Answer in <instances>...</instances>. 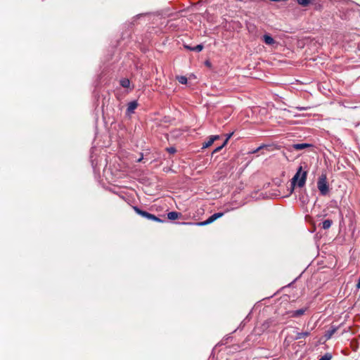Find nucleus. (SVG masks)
Instances as JSON below:
<instances>
[{
    "mask_svg": "<svg viewBox=\"0 0 360 360\" xmlns=\"http://www.w3.org/2000/svg\"><path fill=\"white\" fill-rule=\"evenodd\" d=\"M226 145L224 143H223L221 146L215 148L214 150L213 151V153H217V152L220 151Z\"/></svg>",
    "mask_w": 360,
    "mask_h": 360,
    "instance_id": "nucleus-19",
    "label": "nucleus"
},
{
    "mask_svg": "<svg viewBox=\"0 0 360 360\" xmlns=\"http://www.w3.org/2000/svg\"><path fill=\"white\" fill-rule=\"evenodd\" d=\"M219 139V136L215 135V136H211L209 137L208 140L202 143V148H206L212 145V143L214 142V141Z\"/></svg>",
    "mask_w": 360,
    "mask_h": 360,
    "instance_id": "nucleus-5",
    "label": "nucleus"
},
{
    "mask_svg": "<svg viewBox=\"0 0 360 360\" xmlns=\"http://www.w3.org/2000/svg\"><path fill=\"white\" fill-rule=\"evenodd\" d=\"M335 330H336L335 329H333L331 330H328L325 335L326 339H330L331 338V336L335 333Z\"/></svg>",
    "mask_w": 360,
    "mask_h": 360,
    "instance_id": "nucleus-15",
    "label": "nucleus"
},
{
    "mask_svg": "<svg viewBox=\"0 0 360 360\" xmlns=\"http://www.w3.org/2000/svg\"><path fill=\"white\" fill-rule=\"evenodd\" d=\"M222 215H223V213H220V212L215 213V214H212V216H210L206 221L198 223V225H199V226L207 225L209 224L212 223L214 221H215L218 218L221 217Z\"/></svg>",
    "mask_w": 360,
    "mask_h": 360,
    "instance_id": "nucleus-4",
    "label": "nucleus"
},
{
    "mask_svg": "<svg viewBox=\"0 0 360 360\" xmlns=\"http://www.w3.org/2000/svg\"><path fill=\"white\" fill-rule=\"evenodd\" d=\"M181 215L179 212H170L167 214V217L169 219L174 220L179 218Z\"/></svg>",
    "mask_w": 360,
    "mask_h": 360,
    "instance_id": "nucleus-10",
    "label": "nucleus"
},
{
    "mask_svg": "<svg viewBox=\"0 0 360 360\" xmlns=\"http://www.w3.org/2000/svg\"><path fill=\"white\" fill-rule=\"evenodd\" d=\"M232 135H233V133H231V134H227V137H226V140H225V141H224V143L225 145H226V144H227V143H228V141H229V139L231 137V136H232Z\"/></svg>",
    "mask_w": 360,
    "mask_h": 360,
    "instance_id": "nucleus-20",
    "label": "nucleus"
},
{
    "mask_svg": "<svg viewBox=\"0 0 360 360\" xmlns=\"http://www.w3.org/2000/svg\"><path fill=\"white\" fill-rule=\"evenodd\" d=\"M297 108L298 110H307V108H305V107H301V108L297 107Z\"/></svg>",
    "mask_w": 360,
    "mask_h": 360,
    "instance_id": "nucleus-23",
    "label": "nucleus"
},
{
    "mask_svg": "<svg viewBox=\"0 0 360 360\" xmlns=\"http://www.w3.org/2000/svg\"><path fill=\"white\" fill-rule=\"evenodd\" d=\"M332 221L330 219L325 220L322 224V227L323 229H329L332 225Z\"/></svg>",
    "mask_w": 360,
    "mask_h": 360,
    "instance_id": "nucleus-11",
    "label": "nucleus"
},
{
    "mask_svg": "<svg viewBox=\"0 0 360 360\" xmlns=\"http://www.w3.org/2000/svg\"><path fill=\"white\" fill-rule=\"evenodd\" d=\"M317 187L322 195H326L329 191L328 184L327 183V178L325 174H322L318 180Z\"/></svg>",
    "mask_w": 360,
    "mask_h": 360,
    "instance_id": "nucleus-2",
    "label": "nucleus"
},
{
    "mask_svg": "<svg viewBox=\"0 0 360 360\" xmlns=\"http://www.w3.org/2000/svg\"><path fill=\"white\" fill-rule=\"evenodd\" d=\"M134 210L138 214H139L143 217H146L148 219L155 221H161V220L159 218H158L156 216H155L154 214H150L146 211H143V210H140L139 208H138L137 207H134Z\"/></svg>",
    "mask_w": 360,
    "mask_h": 360,
    "instance_id": "nucleus-3",
    "label": "nucleus"
},
{
    "mask_svg": "<svg viewBox=\"0 0 360 360\" xmlns=\"http://www.w3.org/2000/svg\"><path fill=\"white\" fill-rule=\"evenodd\" d=\"M176 79L182 84H186L187 83V78L184 76H177Z\"/></svg>",
    "mask_w": 360,
    "mask_h": 360,
    "instance_id": "nucleus-14",
    "label": "nucleus"
},
{
    "mask_svg": "<svg viewBox=\"0 0 360 360\" xmlns=\"http://www.w3.org/2000/svg\"><path fill=\"white\" fill-rule=\"evenodd\" d=\"M299 4L306 6L310 3V0H297Z\"/></svg>",
    "mask_w": 360,
    "mask_h": 360,
    "instance_id": "nucleus-16",
    "label": "nucleus"
},
{
    "mask_svg": "<svg viewBox=\"0 0 360 360\" xmlns=\"http://www.w3.org/2000/svg\"><path fill=\"white\" fill-rule=\"evenodd\" d=\"M138 103L136 101H131L128 104V107L127 109V113L131 114L134 112V110L137 108Z\"/></svg>",
    "mask_w": 360,
    "mask_h": 360,
    "instance_id": "nucleus-6",
    "label": "nucleus"
},
{
    "mask_svg": "<svg viewBox=\"0 0 360 360\" xmlns=\"http://www.w3.org/2000/svg\"><path fill=\"white\" fill-rule=\"evenodd\" d=\"M309 335V332H304V333H298L295 337V339L296 340H300V339H302V338H307V336Z\"/></svg>",
    "mask_w": 360,
    "mask_h": 360,
    "instance_id": "nucleus-12",
    "label": "nucleus"
},
{
    "mask_svg": "<svg viewBox=\"0 0 360 360\" xmlns=\"http://www.w3.org/2000/svg\"><path fill=\"white\" fill-rule=\"evenodd\" d=\"M120 84L124 88H128L129 86L130 82L128 79H122L120 81Z\"/></svg>",
    "mask_w": 360,
    "mask_h": 360,
    "instance_id": "nucleus-13",
    "label": "nucleus"
},
{
    "mask_svg": "<svg viewBox=\"0 0 360 360\" xmlns=\"http://www.w3.org/2000/svg\"><path fill=\"white\" fill-rule=\"evenodd\" d=\"M332 358L331 354L327 353L323 356L319 360H330Z\"/></svg>",
    "mask_w": 360,
    "mask_h": 360,
    "instance_id": "nucleus-18",
    "label": "nucleus"
},
{
    "mask_svg": "<svg viewBox=\"0 0 360 360\" xmlns=\"http://www.w3.org/2000/svg\"><path fill=\"white\" fill-rule=\"evenodd\" d=\"M203 46L201 44L197 45L196 46H194L192 48V51L200 52L202 50Z\"/></svg>",
    "mask_w": 360,
    "mask_h": 360,
    "instance_id": "nucleus-17",
    "label": "nucleus"
},
{
    "mask_svg": "<svg viewBox=\"0 0 360 360\" xmlns=\"http://www.w3.org/2000/svg\"><path fill=\"white\" fill-rule=\"evenodd\" d=\"M263 40L267 45H273L276 43L275 40L269 34H267L263 36Z\"/></svg>",
    "mask_w": 360,
    "mask_h": 360,
    "instance_id": "nucleus-7",
    "label": "nucleus"
},
{
    "mask_svg": "<svg viewBox=\"0 0 360 360\" xmlns=\"http://www.w3.org/2000/svg\"><path fill=\"white\" fill-rule=\"evenodd\" d=\"M167 150H168V152H169V153H175V152H176V150H175V148H167Z\"/></svg>",
    "mask_w": 360,
    "mask_h": 360,
    "instance_id": "nucleus-21",
    "label": "nucleus"
},
{
    "mask_svg": "<svg viewBox=\"0 0 360 360\" xmlns=\"http://www.w3.org/2000/svg\"><path fill=\"white\" fill-rule=\"evenodd\" d=\"M304 312H305L304 309H300L298 310L291 311L290 316L291 317H297V316H300L303 315Z\"/></svg>",
    "mask_w": 360,
    "mask_h": 360,
    "instance_id": "nucleus-8",
    "label": "nucleus"
},
{
    "mask_svg": "<svg viewBox=\"0 0 360 360\" xmlns=\"http://www.w3.org/2000/svg\"><path fill=\"white\" fill-rule=\"evenodd\" d=\"M141 160H142V158H139V159L138 160V162H140Z\"/></svg>",
    "mask_w": 360,
    "mask_h": 360,
    "instance_id": "nucleus-26",
    "label": "nucleus"
},
{
    "mask_svg": "<svg viewBox=\"0 0 360 360\" xmlns=\"http://www.w3.org/2000/svg\"><path fill=\"white\" fill-rule=\"evenodd\" d=\"M307 179V172L302 171V167H300L296 174L291 180V193L292 192L295 185L302 188L304 186Z\"/></svg>",
    "mask_w": 360,
    "mask_h": 360,
    "instance_id": "nucleus-1",
    "label": "nucleus"
},
{
    "mask_svg": "<svg viewBox=\"0 0 360 360\" xmlns=\"http://www.w3.org/2000/svg\"><path fill=\"white\" fill-rule=\"evenodd\" d=\"M185 48H186V49H189V50L192 51V48H193V47H191V46H185Z\"/></svg>",
    "mask_w": 360,
    "mask_h": 360,
    "instance_id": "nucleus-24",
    "label": "nucleus"
},
{
    "mask_svg": "<svg viewBox=\"0 0 360 360\" xmlns=\"http://www.w3.org/2000/svg\"><path fill=\"white\" fill-rule=\"evenodd\" d=\"M356 286H357L358 288H360V278H359V282H358Z\"/></svg>",
    "mask_w": 360,
    "mask_h": 360,
    "instance_id": "nucleus-25",
    "label": "nucleus"
},
{
    "mask_svg": "<svg viewBox=\"0 0 360 360\" xmlns=\"http://www.w3.org/2000/svg\"><path fill=\"white\" fill-rule=\"evenodd\" d=\"M262 148H263V146H261L258 147L256 150H253V151H252V153H255L258 152V151H259L260 149H262Z\"/></svg>",
    "mask_w": 360,
    "mask_h": 360,
    "instance_id": "nucleus-22",
    "label": "nucleus"
},
{
    "mask_svg": "<svg viewBox=\"0 0 360 360\" xmlns=\"http://www.w3.org/2000/svg\"><path fill=\"white\" fill-rule=\"evenodd\" d=\"M309 146H310V145L308 143H297V144H294L292 146V148L297 150H299L304 149Z\"/></svg>",
    "mask_w": 360,
    "mask_h": 360,
    "instance_id": "nucleus-9",
    "label": "nucleus"
}]
</instances>
